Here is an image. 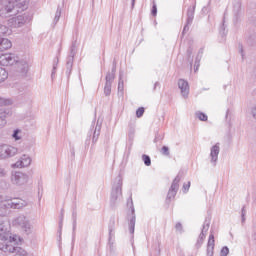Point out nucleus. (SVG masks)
I'll use <instances>...</instances> for the list:
<instances>
[{
    "label": "nucleus",
    "mask_w": 256,
    "mask_h": 256,
    "mask_svg": "<svg viewBox=\"0 0 256 256\" xmlns=\"http://www.w3.org/2000/svg\"><path fill=\"white\" fill-rule=\"evenodd\" d=\"M205 237H206V235H205V231H201V233H200V235H199V237H198V239H200V240H202V241H205Z\"/></svg>",
    "instance_id": "nucleus-53"
},
{
    "label": "nucleus",
    "mask_w": 256,
    "mask_h": 256,
    "mask_svg": "<svg viewBox=\"0 0 256 256\" xmlns=\"http://www.w3.org/2000/svg\"><path fill=\"white\" fill-rule=\"evenodd\" d=\"M175 229L179 231V233H183V224H181V222L176 223Z\"/></svg>",
    "instance_id": "nucleus-46"
},
{
    "label": "nucleus",
    "mask_w": 256,
    "mask_h": 256,
    "mask_svg": "<svg viewBox=\"0 0 256 256\" xmlns=\"http://www.w3.org/2000/svg\"><path fill=\"white\" fill-rule=\"evenodd\" d=\"M105 83L113 85V82L115 81V74H111V72H107L105 77Z\"/></svg>",
    "instance_id": "nucleus-26"
},
{
    "label": "nucleus",
    "mask_w": 256,
    "mask_h": 256,
    "mask_svg": "<svg viewBox=\"0 0 256 256\" xmlns=\"http://www.w3.org/2000/svg\"><path fill=\"white\" fill-rule=\"evenodd\" d=\"M10 1H16L17 3H19V0H10Z\"/></svg>",
    "instance_id": "nucleus-60"
},
{
    "label": "nucleus",
    "mask_w": 256,
    "mask_h": 256,
    "mask_svg": "<svg viewBox=\"0 0 256 256\" xmlns=\"http://www.w3.org/2000/svg\"><path fill=\"white\" fill-rule=\"evenodd\" d=\"M12 225L13 227H17V229L23 231L26 235H30L31 233V222L25 217V215H20L14 218Z\"/></svg>",
    "instance_id": "nucleus-6"
},
{
    "label": "nucleus",
    "mask_w": 256,
    "mask_h": 256,
    "mask_svg": "<svg viewBox=\"0 0 256 256\" xmlns=\"http://www.w3.org/2000/svg\"><path fill=\"white\" fill-rule=\"evenodd\" d=\"M211 11V7L209 6V3H208V5L207 6H204L203 8H202V13H203V15H208V13Z\"/></svg>",
    "instance_id": "nucleus-43"
},
{
    "label": "nucleus",
    "mask_w": 256,
    "mask_h": 256,
    "mask_svg": "<svg viewBox=\"0 0 256 256\" xmlns=\"http://www.w3.org/2000/svg\"><path fill=\"white\" fill-rule=\"evenodd\" d=\"M19 133H21V129H15L13 131L12 137L15 141H21V136H19Z\"/></svg>",
    "instance_id": "nucleus-36"
},
{
    "label": "nucleus",
    "mask_w": 256,
    "mask_h": 256,
    "mask_svg": "<svg viewBox=\"0 0 256 256\" xmlns=\"http://www.w3.org/2000/svg\"><path fill=\"white\" fill-rule=\"evenodd\" d=\"M28 19H29V17L27 15H25V14L18 15V16L13 17L11 19V23H12L13 27H16V28L17 27H23V25L25 23H27Z\"/></svg>",
    "instance_id": "nucleus-14"
},
{
    "label": "nucleus",
    "mask_w": 256,
    "mask_h": 256,
    "mask_svg": "<svg viewBox=\"0 0 256 256\" xmlns=\"http://www.w3.org/2000/svg\"><path fill=\"white\" fill-rule=\"evenodd\" d=\"M115 73H117V62L113 61L110 74L115 75Z\"/></svg>",
    "instance_id": "nucleus-47"
},
{
    "label": "nucleus",
    "mask_w": 256,
    "mask_h": 256,
    "mask_svg": "<svg viewBox=\"0 0 256 256\" xmlns=\"http://www.w3.org/2000/svg\"><path fill=\"white\" fill-rule=\"evenodd\" d=\"M215 249V235L213 232L210 233L208 243H207V256H213V251Z\"/></svg>",
    "instance_id": "nucleus-17"
},
{
    "label": "nucleus",
    "mask_w": 256,
    "mask_h": 256,
    "mask_svg": "<svg viewBox=\"0 0 256 256\" xmlns=\"http://www.w3.org/2000/svg\"><path fill=\"white\" fill-rule=\"evenodd\" d=\"M227 115H229V110H227V112H226V117H227Z\"/></svg>",
    "instance_id": "nucleus-59"
},
{
    "label": "nucleus",
    "mask_w": 256,
    "mask_h": 256,
    "mask_svg": "<svg viewBox=\"0 0 256 256\" xmlns=\"http://www.w3.org/2000/svg\"><path fill=\"white\" fill-rule=\"evenodd\" d=\"M135 7V0H132V8Z\"/></svg>",
    "instance_id": "nucleus-58"
},
{
    "label": "nucleus",
    "mask_w": 256,
    "mask_h": 256,
    "mask_svg": "<svg viewBox=\"0 0 256 256\" xmlns=\"http://www.w3.org/2000/svg\"><path fill=\"white\" fill-rule=\"evenodd\" d=\"M181 182V173H179L173 180L167 196H166V204L169 205L173 199L177 196V191H179V183Z\"/></svg>",
    "instance_id": "nucleus-8"
},
{
    "label": "nucleus",
    "mask_w": 256,
    "mask_h": 256,
    "mask_svg": "<svg viewBox=\"0 0 256 256\" xmlns=\"http://www.w3.org/2000/svg\"><path fill=\"white\" fill-rule=\"evenodd\" d=\"M7 115H9L7 110H0V129H3L7 125Z\"/></svg>",
    "instance_id": "nucleus-22"
},
{
    "label": "nucleus",
    "mask_w": 256,
    "mask_h": 256,
    "mask_svg": "<svg viewBox=\"0 0 256 256\" xmlns=\"http://www.w3.org/2000/svg\"><path fill=\"white\" fill-rule=\"evenodd\" d=\"M220 35H225V24H222L220 28Z\"/></svg>",
    "instance_id": "nucleus-55"
},
{
    "label": "nucleus",
    "mask_w": 256,
    "mask_h": 256,
    "mask_svg": "<svg viewBox=\"0 0 256 256\" xmlns=\"http://www.w3.org/2000/svg\"><path fill=\"white\" fill-rule=\"evenodd\" d=\"M220 151H221V148L219 147V143H216L210 149V157H211L210 163H212L213 167L217 165Z\"/></svg>",
    "instance_id": "nucleus-12"
},
{
    "label": "nucleus",
    "mask_w": 256,
    "mask_h": 256,
    "mask_svg": "<svg viewBox=\"0 0 256 256\" xmlns=\"http://www.w3.org/2000/svg\"><path fill=\"white\" fill-rule=\"evenodd\" d=\"M145 114V108L144 107H139L137 110H136V117L138 119H141V117H143V115Z\"/></svg>",
    "instance_id": "nucleus-37"
},
{
    "label": "nucleus",
    "mask_w": 256,
    "mask_h": 256,
    "mask_svg": "<svg viewBox=\"0 0 256 256\" xmlns=\"http://www.w3.org/2000/svg\"><path fill=\"white\" fill-rule=\"evenodd\" d=\"M186 53H187L188 58H191V55H193V48L192 47H188Z\"/></svg>",
    "instance_id": "nucleus-52"
},
{
    "label": "nucleus",
    "mask_w": 256,
    "mask_h": 256,
    "mask_svg": "<svg viewBox=\"0 0 256 256\" xmlns=\"http://www.w3.org/2000/svg\"><path fill=\"white\" fill-rule=\"evenodd\" d=\"M238 49H239V53L242 57V60L245 59V52L243 51V44L239 43L238 44Z\"/></svg>",
    "instance_id": "nucleus-42"
},
{
    "label": "nucleus",
    "mask_w": 256,
    "mask_h": 256,
    "mask_svg": "<svg viewBox=\"0 0 256 256\" xmlns=\"http://www.w3.org/2000/svg\"><path fill=\"white\" fill-rule=\"evenodd\" d=\"M116 183H114L112 187V192L110 196L111 205H115L117 199H119L120 195H123V177L118 175L115 179Z\"/></svg>",
    "instance_id": "nucleus-5"
},
{
    "label": "nucleus",
    "mask_w": 256,
    "mask_h": 256,
    "mask_svg": "<svg viewBox=\"0 0 256 256\" xmlns=\"http://www.w3.org/2000/svg\"><path fill=\"white\" fill-rule=\"evenodd\" d=\"M252 239H253L254 241H256V232H254V233L252 234Z\"/></svg>",
    "instance_id": "nucleus-57"
},
{
    "label": "nucleus",
    "mask_w": 256,
    "mask_h": 256,
    "mask_svg": "<svg viewBox=\"0 0 256 256\" xmlns=\"http://www.w3.org/2000/svg\"><path fill=\"white\" fill-rule=\"evenodd\" d=\"M61 215L62 216H61L60 221H59V229H58V235H59L58 239H59V241H61V235L63 233V210L61 212Z\"/></svg>",
    "instance_id": "nucleus-29"
},
{
    "label": "nucleus",
    "mask_w": 256,
    "mask_h": 256,
    "mask_svg": "<svg viewBox=\"0 0 256 256\" xmlns=\"http://www.w3.org/2000/svg\"><path fill=\"white\" fill-rule=\"evenodd\" d=\"M72 219H73V236L75 237V231L77 229V212L72 213Z\"/></svg>",
    "instance_id": "nucleus-31"
},
{
    "label": "nucleus",
    "mask_w": 256,
    "mask_h": 256,
    "mask_svg": "<svg viewBox=\"0 0 256 256\" xmlns=\"http://www.w3.org/2000/svg\"><path fill=\"white\" fill-rule=\"evenodd\" d=\"M18 71L23 77L29 73V63L27 61H21L18 63Z\"/></svg>",
    "instance_id": "nucleus-18"
},
{
    "label": "nucleus",
    "mask_w": 256,
    "mask_h": 256,
    "mask_svg": "<svg viewBox=\"0 0 256 256\" xmlns=\"http://www.w3.org/2000/svg\"><path fill=\"white\" fill-rule=\"evenodd\" d=\"M196 117L199 118V121H207L208 117H207V114L201 112V111H198L195 113Z\"/></svg>",
    "instance_id": "nucleus-33"
},
{
    "label": "nucleus",
    "mask_w": 256,
    "mask_h": 256,
    "mask_svg": "<svg viewBox=\"0 0 256 256\" xmlns=\"http://www.w3.org/2000/svg\"><path fill=\"white\" fill-rule=\"evenodd\" d=\"M160 153L161 155H164V157H169V155H171V152L169 151L168 146H162Z\"/></svg>",
    "instance_id": "nucleus-34"
},
{
    "label": "nucleus",
    "mask_w": 256,
    "mask_h": 256,
    "mask_svg": "<svg viewBox=\"0 0 256 256\" xmlns=\"http://www.w3.org/2000/svg\"><path fill=\"white\" fill-rule=\"evenodd\" d=\"M190 188H191V181H189L187 184L184 183L182 188L183 193H188Z\"/></svg>",
    "instance_id": "nucleus-41"
},
{
    "label": "nucleus",
    "mask_w": 256,
    "mask_h": 256,
    "mask_svg": "<svg viewBox=\"0 0 256 256\" xmlns=\"http://www.w3.org/2000/svg\"><path fill=\"white\" fill-rule=\"evenodd\" d=\"M125 74L123 71L119 72V81H118V95L119 97H123L125 95V80H123Z\"/></svg>",
    "instance_id": "nucleus-15"
},
{
    "label": "nucleus",
    "mask_w": 256,
    "mask_h": 256,
    "mask_svg": "<svg viewBox=\"0 0 256 256\" xmlns=\"http://www.w3.org/2000/svg\"><path fill=\"white\" fill-rule=\"evenodd\" d=\"M178 88L181 91V95L184 99H187L189 97V82L185 79H179L178 80Z\"/></svg>",
    "instance_id": "nucleus-13"
},
{
    "label": "nucleus",
    "mask_w": 256,
    "mask_h": 256,
    "mask_svg": "<svg viewBox=\"0 0 256 256\" xmlns=\"http://www.w3.org/2000/svg\"><path fill=\"white\" fill-rule=\"evenodd\" d=\"M229 255V247L224 246L221 249L220 256H228Z\"/></svg>",
    "instance_id": "nucleus-40"
},
{
    "label": "nucleus",
    "mask_w": 256,
    "mask_h": 256,
    "mask_svg": "<svg viewBox=\"0 0 256 256\" xmlns=\"http://www.w3.org/2000/svg\"><path fill=\"white\" fill-rule=\"evenodd\" d=\"M29 165H31V157L25 154L21 157V159L18 162H16L17 167H29Z\"/></svg>",
    "instance_id": "nucleus-19"
},
{
    "label": "nucleus",
    "mask_w": 256,
    "mask_h": 256,
    "mask_svg": "<svg viewBox=\"0 0 256 256\" xmlns=\"http://www.w3.org/2000/svg\"><path fill=\"white\" fill-rule=\"evenodd\" d=\"M25 9H27L26 4H22L21 2L17 1H9L0 9V17H11V13L15 15L17 13H21V11H25Z\"/></svg>",
    "instance_id": "nucleus-2"
},
{
    "label": "nucleus",
    "mask_w": 256,
    "mask_h": 256,
    "mask_svg": "<svg viewBox=\"0 0 256 256\" xmlns=\"http://www.w3.org/2000/svg\"><path fill=\"white\" fill-rule=\"evenodd\" d=\"M14 63H17L15 54H2L0 56V65L3 67H9V65H13Z\"/></svg>",
    "instance_id": "nucleus-11"
},
{
    "label": "nucleus",
    "mask_w": 256,
    "mask_h": 256,
    "mask_svg": "<svg viewBox=\"0 0 256 256\" xmlns=\"http://www.w3.org/2000/svg\"><path fill=\"white\" fill-rule=\"evenodd\" d=\"M10 206L12 209H21L23 207V203L12 202Z\"/></svg>",
    "instance_id": "nucleus-39"
},
{
    "label": "nucleus",
    "mask_w": 256,
    "mask_h": 256,
    "mask_svg": "<svg viewBox=\"0 0 256 256\" xmlns=\"http://www.w3.org/2000/svg\"><path fill=\"white\" fill-rule=\"evenodd\" d=\"M157 87H161V83L155 82L153 91H155L157 89Z\"/></svg>",
    "instance_id": "nucleus-56"
},
{
    "label": "nucleus",
    "mask_w": 256,
    "mask_h": 256,
    "mask_svg": "<svg viewBox=\"0 0 256 256\" xmlns=\"http://www.w3.org/2000/svg\"><path fill=\"white\" fill-rule=\"evenodd\" d=\"M246 215H247V210H245V206H243L242 209H241L242 223H245V216Z\"/></svg>",
    "instance_id": "nucleus-44"
},
{
    "label": "nucleus",
    "mask_w": 256,
    "mask_h": 256,
    "mask_svg": "<svg viewBox=\"0 0 256 256\" xmlns=\"http://www.w3.org/2000/svg\"><path fill=\"white\" fill-rule=\"evenodd\" d=\"M113 84H107V83H105V86H104V95L106 96V97H109V95H111V86H112Z\"/></svg>",
    "instance_id": "nucleus-35"
},
{
    "label": "nucleus",
    "mask_w": 256,
    "mask_h": 256,
    "mask_svg": "<svg viewBox=\"0 0 256 256\" xmlns=\"http://www.w3.org/2000/svg\"><path fill=\"white\" fill-rule=\"evenodd\" d=\"M9 31V27L6 25L0 24V37L2 35H7V32Z\"/></svg>",
    "instance_id": "nucleus-38"
},
{
    "label": "nucleus",
    "mask_w": 256,
    "mask_h": 256,
    "mask_svg": "<svg viewBox=\"0 0 256 256\" xmlns=\"http://www.w3.org/2000/svg\"><path fill=\"white\" fill-rule=\"evenodd\" d=\"M59 19H61V6L57 7L56 13H55V17H54V25H57V23H59Z\"/></svg>",
    "instance_id": "nucleus-28"
},
{
    "label": "nucleus",
    "mask_w": 256,
    "mask_h": 256,
    "mask_svg": "<svg viewBox=\"0 0 256 256\" xmlns=\"http://www.w3.org/2000/svg\"><path fill=\"white\" fill-rule=\"evenodd\" d=\"M11 181L13 185H27V183L29 182V175L23 172H14L12 173Z\"/></svg>",
    "instance_id": "nucleus-10"
},
{
    "label": "nucleus",
    "mask_w": 256,
    "mask_h": 256,
    "mask_svg": "<svg viewBox=\"0 0 256 256\" xmlns=\"http://www.w3.org/2000/svg\"><path fill=\"white\" fill-rule=\"evenodd\" d=\"M197 7L196 2L192 4L187 9V19H186V24L184 25L183 31H182V36H185L187 32H189V26L193 25V19H195V8Z\"/></svg>",
    "instance_id": "nucleus-9"
},
{
    "label": "nucleus",
    "mask_w": 256,
    "mask_h": 256,
    "mask_svg": "<svg viewBox=\"0 0 256 256\" xmlns=\"http://www.w3.org/2000/svg\"><path fill=\"white\" fill-rule=\"evenodd\" d=\"M101 135V123L99 120L96 122H92L90 130L88 131L87 138L84 142V149L85 151L89 150V145H91V137H92V145H95L97 141H99V136Z\"/></svg>",
    "instance_id": "nucleus-3"
},
{
    "label": "nucleus",
    "mask_w": 256,
    "mask_h": 256,
    "mask_svg": "<svg viewBox=\"0 0 256 256\" xmlns=\"http://www.w3.org/2000/svg\"><path fill=\"white\" fill-rule=\"evenodd\" d=\"M200 53H203V50H199L198 55L196 56L195 63H194V71H199V65L201 63V56H199Z\"/></svg>",
    "instance_id": "nucleus-25"
},
{
    "label": "nucleus",
    "mask_w": 256,
    "mask_h": 256,
    "mask_svg": "<svg viewBox=\"0 0 256 256\" xmlns=\"http://www.w3.org/2000/svg\"><path fill=\"white\" fill-rule=\"evenodd\" d=\"M2 151H4L6 157H14V155H17V148L13 146H4Z\"/></svg>",
    "instance_id": "nucleus-21"
},
{
    "label": "nucleus",
    "mask_w": 256,
    "mask_h": 256,
    "mask_svg": "<svg viewBox=\"0 0 256 256\" xmlns=\"http://www.w3.org/2000/svg\"><path fill=\"white\" fill-rule=\"evenodd\" d=\"M71 159H75V146L70 147Z\"/></svg>",
    "instance_id": "nucleus-51"
},
{
    "label": "nucleus",
    "mask_w": 256,
    "mask_h": 256,
    "mask_svg": "<svg viewBox=\"0 0 256 256\" xmlns=\"http://www.w3.org/2000/svg\"><path fill=\"white\" fill-rule=\"evenodd\" d=\"M9 77V73H7V70L5 68L0 67V83H3L5 79Z\"/></svg>",
    "instance_id": "nucleus-24"
},
{
    "label": "nucleus",
    "mask_w": 256,
    "mask_h": 256,
    "mask_svg": "<svg viewBox=\"0 0 256 256\" xmlns=\"http://www.w3.org/2000/svg\"><path fill=\"white\" fill-rule=\"evenodd\" d=\"M7 205H11V204H7L5 201H3V196H0V209L3 207H7ZM0 217H1V212H0Z\"/></svg>",
    "instance_id": "nucleus-48"
},
{
    "label": "nucleus",
    "mask_w": 256,
    "mask_h": 256,
    "mask_svg": "<svg viewBox=\"0 0 256 256\" xmlns=\"http://www.w3.org/2000/svg\"><path fill=\"white\" fill-rule=\"evenodd\" d=\"M12 104H13L12 99L0 97V107H5L7 105H12Z\"/></svg>",
    "instance_id": "nucleus-27"
},
{
    "label": "nucleus",
    "mask_w": 256,
    "mask_h": 256,
    "mask_svg": "<svg viewBox=\"0 0 256 256\" xmlns=\"http://www.w3.org/2000/svg\"><path fill=\"white\" fill-rule=\"evenodd\" d=\"M12 46L11 40L0 37V51H7V49H11Z\"/></svg>",
    "instance_id": "nucleus-20"
},
{
    "label": "nucleus",
    "mask_w": 256,
    "mask_h": 256,
    "mask_svg": "<svg viewBox=\"0 0 256 256\" xmlns=\"http://www.w3.org/2000/svg\"><path fill=\"white\" fill-rule=\"evenodd\" d=\"M163 140V135L161 134H156L155 138H154V143H159Z\"/></svg>",
    "instance_id": "nucleus-49"
},
{
    "label": "nucleus",
    "mask_w": 256,
    "mask_h": 256,
    "mask_svg": "<svg viewBox=\"0 0 256 256\" xmlns=\"http://www.w3.org/2000/svg\"><path fill=\"white\" fill-rule=\"evenodd\" d=\"M117 219L115 218V215H112L110 217L109 223H108V231H109V242H111V239L115 237V224Z\"/></svg>",
    "instance_id": "nucleus-16"
},
{
    "label": "nucleus",
    "mask_w": 256,
    "mask_h": 256,
    "mask_svg": "<svg viewBox=\"0 0 256 256\" xmlns=\"http://www.w3.org/2000/svg\"><path fill=\"white\" fill-rule=\"evenodd\" d=\"M0 240L4 241L0 243V251H3V253L13 256H29V253L25 249L13 246V243H17V236H11L9 223L3 219H0Z\"/></svg>",
    "instance_id": "nucleus-1"
},
{
    "label": "nucleus",
    "mask_w": 256,
    "mask_h": 256,
    "mask_svg": "<svg viewBox=\"0 0 256 256\" xmlns=\"http://www.w3.org/2000/svg\"><path fill=\"white\" fill-rule=\"evenodd\" d=\"M75 55H77V40L72 41L69 55L66 58V75L68 79L69 77H71V71H73V63L75 61Z\"/></svg>",
    "instance_id": "nucleus-7"
},
{
    "label": "nucleus",
    "mask_w": 256,
    "mask_h": 256,
    "mask_svg": "<svg viewBox=\"0 0 256 256\" xmlns=\"http://www.w3.org/2000/svg\"><path fill=\"white\" fill-rule=\"evenodd\" d=\"M142 160L144 162V165H146V167H151V157L149 155L143 154Z\"/></svg>",
    "instance_id": "nucleus-30"
},
{
    "label": "nucleus",
    "mask_w": 256,
    "mask_h": 256,
    "mask_svg": "<svg viewBox=\"0 0 256 256\" xmlns=\"http://www.w3.org/2000/svg\"><path fill=\"white\" fill-rule=\"evenodd\" d=\"M59 65V56H56L53 60L52 72H51V79H55V75L57 73V67Z\"/></svg>",
    "instance_id": "nucleus-23"
},
{
    "label": "nucleus",
    "mask_w": 256,
    "mask_h": 256,
    "mask_svg": "<svg viewBox=\"0 0 256 256\" xmlns=\"http://www.w3.org/2000/svg\"><path fill=\"white\" fill-rule=\"evenodd\" d=\"M205 240H201L200 238H198L197 239V242H196V244H195V248L196 249H201V245H203V242H204Z\"/></svg>",
    "instance_id": "nucleus-50"
},
{
    "label": "nucleus",
    "mask_w": 256,
    "mask_h": 256,
    "mask_svg": "<svg viewBox=\"0 0 256 256\" xmlns=\"http://www.w3.org/2000/svg\"><path fill=\"white\" fill-rule=\"evenodd\" d=\"M127 207L130 210V213L127 214L129 232L133 236L135 235L137 216L135 215V206L133 205V198L131 196L128 198Z\"/></svg>",
    "instance_id": "nucleus-4"
},
{
    "label": "nucleus",
    "mask_w": 256,
    "mask_h": 256,
    "mask_svg": "<svg viewBox=\"0 0 256 256\" xmlns=\"http://www.w3.org/2000/svg\"><path fill=\"white\" fill-rule=\"evenodd\" d=\"M151 15L153 16V17H157V4H153V6H152V9H151Z\"/></svg>",
    "instance_id": "nucleus-45"
},
{
    "label": "nucleus",
    "mask_w": 256,
    "mask_h": 256,
    "mask_svg": "<svg viewBox=\"0 0 256 256\" xmlns=\"http://www.w3.org/2000/svg\"><path fill=\"white\" fill-rule=\"evenodd\" d=\"M6 175L7 172L3 168H0V177H5Z\"/></svg>",
    "instance_id": "nucleus-54"
},
{
    "label": "nucleus",
    "mask_w": 256,
    "mask_h": 256,
    "mask_svg": "<svg viewBox=\"0 0 256 256\" xmlns=\"http://www.w3.org/2000/svg\"><path fill=\"white\" fill-rule=\"evenodd\" d=\"M210 225H211V220L209 218H205L204 224L202 226V231L207 233V231H209Z\"/></svg>",
    "instance_id": "nucleus-32"
}]
</instances>
